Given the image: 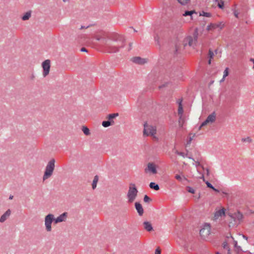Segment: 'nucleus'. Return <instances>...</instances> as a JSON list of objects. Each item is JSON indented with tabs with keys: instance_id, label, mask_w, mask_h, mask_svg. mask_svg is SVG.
Returning a JSON list of instances; mask_svg holds the SVG:
<instances>
[{
	"instance_id": "obj_16",
	"label": "nucleus",
	"mask_w": 254,
	"mask_h": 254,
	"mask_svg": "<svg viewBox=\"0 0 254 254\" xmlns=\"http://www.w3.org/2000/svg\"><path fill=\"white\" fill-rule=\"evenodd\" d=\"M232 218L234 219V221H240L243 218V215L240 212H237L234 213L232 215H230Z\"/></svg>"
},
{
	"instance_id": "obj_8",
	"label": "nucleus",
	"mask_w": 254,
	"mask_h": 254,
	"mask_svg": "<svg viewBox=\"0 0 254 254\" xmlns=\"http://www.w3.org/2000/svg\"><path fill=\"white\" fill-rule=\"evenodd\" d=\"M195 166L197 168V171L201 174V177L200 178H204V176L206 175H209V171L207 168H204V167L200 164V163L197 160L195 162Z\"/></svg>"
},
{
	"instance_id": "obj_34",
	"label": "nucleus",
	"mask_w": 254,
	"mask_h": 254,
	"mask_svg": "<svg viewBox=\"0 0 254 254\" xmlns=\"http://www.w3.org/2000/svg\"><path fill=\"white\" fill-rule=\"evenodd\" d=\"M190 0H178V2L182 5H185L189 2Z\"/></svg>"
},
{
	"instance_id": "obj_41",
	"label": "nucleus",
	"mask_w": 254,
	"mask_h": 254,
	"mask_svg": "<svg viewBox=\"0 0 254 254\" xmlns=\"http://www.w3.org/2000/svg\"><path fill=\"white\" fill-rule=\"evenodd\" d=\"M155 254H161V250L159 248H157L156 249Z\"/></svg>"
},
{
	"instance_id": "obj_12",
	"label": "nucleus",
	"mask_w": 254,
	"mask_h": 254,
	"mask_svg": "<svg viewBox=\"0 0 254 254\" xmlns=\"http://www.w3.org/2000/svg\"><path fill=\"white\" fill-rule=\"evenodd\" d=\"M145 172L150 173L152 174H156L157 173L156 170V165L153 163H149L147 164V168L145 169Z\"/></svg>"
},
{
	"instance_id": "obj_29",
	"label": "nucleus",
	"mask_w": 254,
	"mask_h": 254,
	"mask_svg": "<svg viewBox=\"0 0 254 254\" xmlns=\"http://www.w3.org/2000/svg\"><path fill=\"white\" fill-rule=\"evenodd\" d=\"M223 247L224 249L228 251V254H230V250L227 242H224L223 243Z\"/></svg>"
},
{
	"instance_id": "obj_17",
	"label": "nucleus",
	"mask_w": 254,
	"mask_h": 254,
	"mask_svg": "<svg viewBox=\"0 0 254 254\" xmlns=\"http://www.w3.org/2000/svg\"><path fill=\"white\" fill-rule=\"evenodd\" d=\"M11 211L8 209L0 218V222L1 223L4 222L10 216Z\"/></svg>"
},
{
	"instance_id": "obj_11",
	"label": "nucleus",
	"mask_w": 254,
	"mask_h": 254,
	"mask_svg": "<svg viewBox=\"0 0 254 254\" xmlns=\"http://www.w3.org/2000/svg\"><path fill=\"white\" fill-rule=\"evenodd\" d=\"M216 120V115L215 113H213L209 115L206 119L201 124L200 127H203L208 124H211L213 123Z\"/></svg>"
},
{
	"instance_id": "obj_19",
	"label": "nucleus",
	"mask_w": 254,
	"mask_h": 254,
	"mask_svg": "<svg viewBox=\"0 0 254 254\" xmlns=\"http://www.w3.org/2000/svg\"><path fill=\"white\" fill-rule=\"evenodd\" d=\"M135 207L139 215L142 216L143 214L144 211L141 204L138 202H135Z\"/></svg>"
},
{
	"instance_id": "obj_7",
	"label": "nucleus",
	"mask_w": 254,
	"mask_h": 254,
	"mask_svg": "<svg viewBox=\"0 0 254 254\" xmlns=\"http://www.w3.org/2000/svg\"><path fill=\"white\" fill-rule=\"evenodd\" d=\"M156 129L155 127L148 125L146 123L144 125V134L153 136L156 134Z\"/></svg>"
},
{
	"instance_id": "obj_9",
	"label": "nucleus",
	"mask_w": 254,
	"mask_h": 254,
	"mask_svg": "<svg viewBox=\"0 0 254 254\" xmlns=\"http://www.w3.org/2000/svg\"><path fill=\"white\" fill-rule=\"evenodd\" d=\"M43 69V76L46 77L49 73L50 68V61L49 60H45L42 64Z\"/></svg>"
},
{
	"instance_id": "obj_15",
	"label": "nucleus",
	"mask_w": 254,
	"mask_h": 254,
	"mask_svg": "<svg viewBox=\"0 0 254 254\" xmlns=\"http://www.w3.org/2000/svg\"><path fill=\"white\" fill-rule=\"evenodd\" d=\"M182 102H183L182 99H179L177 100V103L179 105L178 115L180 116V119L182 118V117L183 116V112H184L183 105H182Z\"/></svg>"
},
{
	"instance_id": "obj_23",
	"label": "nucleus",
	"mask_w": 254,
	"mask_h": 254,
	"mask_svg": "<svg viewBox=\"0 0 254 254\" xmlns=\"http://www.w3.org/2000/svg\"><path fill=\"white\" fill-rule=\"evenodd\" d=\"M193 13H196V12L194 10H191V11H186L185 13L183 14L184 16H190L191 19H192V15Z\"/></svg>"
},
{
	"instance_id": "obj_37",
	"label": "nucleus",
	"mask_w": 254,
	"mask_h": 254,
	"mask_svg": "<svg viewBox=\"0 0 254 254\" xmlns=\"http://www.w3.org/2000/svg\"><path fill=\"white\" fill-rule=\"evenodd\" d=\"M187 190L189 192H190V193H191L192 194L194 193V192H195V190L193 188H192L191 187H188L187 188Z\"/></svg>"
},
{
	"instance_id": "obj_4",
	"label": "nucleus",
	"mask_w": 254,
	"mask_h": 254,
	"mask_svg": "<svg viewBox=\"0 0 254 254\" xmlns=\"http://www.w3.org/2000/svg\"><path fill=\"white\" fill-rule=\"evenodd\" d=\"M197 36L196 34H194L193 36H188L186 37L183 41L184 47L189 45L190 47H193L197 41Z\"/></svg>"
},
{
	"instance_id": "obj_26",
	"label": "nucleus",
	"mask_w": 254,
	"mask_h": 254,
	"mask_svg": "<svg viewBox=\"0 0 254 254\" xmlns=\"http://www.w3.org/2000/svg\"><path fill=\"white\" fill-rule=\"evenodd\" d=\"M175 178L176 180H177L178 181H179L180 182H182L183 179H184L185 180H187L184 176H181V175H179L178 174L175 175Z\"/></svg>"
},
{
	"instance_id": "obj_32",
	"label": "nucleus",
	"mask_w": 254,
	"mask_h": 254,
	"mask_svg": "<svg viewBox=\"0 0 254 254\" xmlns=\"http://www.w3.org/2000/svg\"><path fill=\"white\" fill-rule=\"evenodd\" d=\"M206 184L207 185V187L208 188H209L210 189H212L213 190H214V191H216V192H219V190L217 189H216L215 188H214L213 186L210 183H209L208 182H206Z\"/></svg>"
},
{
	"instance_id": "obj_2",
	"label": "nucleus",
	"mask_w": 254,
	"mask_h": 254,
	"mask_svg": "<svg viewBox=\"0 0 254 254\" xmlns=\"http://www.w3.org/2000/svg\"><path fill=\"white\" fill-rule=\"evenodd\" d=\"M55 162L56 161L54 158L51 159L48 162L43 176V181L47 180L52 176L55 168Z\"/></svg>"
},
{
	"instance_id": "obj_21",
	"label": "nucleus",
	"mask_w": 254,
	"mask_h": 254,
	"mask_svg": "<svg viewBox=\"0 0 254 254\" xmlns=\"http://www.w3.org/2000/svg\"><path fill=\"white\" fill-rule=\"evenodd\" d=\"M190 243L191 242L189 243L186 240H185L183 242L181 243V244L188 250H189V249H190V250H193V248H192V247L190 246Z\"/></svg>"
},
{
	"instance_id": "obj_33",
	"label": "nucleus",
	"mask_w": 254,
	"mask_h": 254,
	"mask_svg": "<svg viewBox=\"0 0 254 254\" xmlns=\"http://www.w3.org/2000/svg\"><path fill=\"white\" fill-rule=\"evenodd\" d=\"M118 116V113L111 114L109 115L108 119L109 120H111L113 119L114 118H115V117H117Z\"/></svg>"
},
{
	"instance_id": "obj_22",
	"label": "nucleus",
	"mask_w": 254,
	"mask_h": 254,
	"mask_svg": "<svg viewBox=\"0 0 254 254\" xmlns=\"http://www.w3.org/2000/svg\"><path fill=\"white\" fill-rule=\"evenodd\" d=\"M149 187L151 189H153L155 190H159V186L153 182H151L150 183Z\"/></svg>"
},
{
	"instance_id": "obj_38",
	"label": "nucleus",
	"mask_w": 254,
	"mask_h": 254,
	"mask_svg": "<svg viewBox=\"0 0 254 254\" xmlns=\"http://www.w3.org/2000/svg\"><path fill=\"white\" fill-rule=\"evenodd\" d=\"M143 200L145 202H148L150 200V198L147 195H145L144 197Z\"/></svg>"
},
{
	"instance_id": "obj_18",
	"label": "nucleus",
	"mask_w": 254,
	"mask_h": 254,
	"mask_svg": "<svg viewBox=\"0 0 254 254\" xmlns=\"http://www.w3.org/2000/svg\"><path fill=\"white\" fill-rule=\"evenodd\" d=\"M132 61L134 63L140 64H143L146 63V61L145 59H142V58H141L140 57H134V58H132Z\"/></svg>"
},
{
	"instance_id": "obj_30",
	"label": "nucleus",
	"mask_w": 254,
	"mask_h": 254,
	"mask_svg": "<svg viewBox=\"0 0 254 254\" xmlns=\"http://www.w3.org/2000/svg\"><path fill=\"white\" fill-rule=\"evenodd\" d=\"M112 125V123H111V122L109 121H103L102 122V126L105 127H109L110 126H111Z\"/></svg>"
},
{
	"instance_id": "obj_13",
	"label": "nucleus",
	"mask_w": 254,
	"mask_h": 254,
	"mask_svg": "<svg viewBox=\"0 0 254 254\" xmlns=\"http://www.w3.org/2000/svg\"><path fill=\"white\" fill-rule=\"evenodd\" d=\"M67 216V213L64 212L61 214L60 216L57 217L56 218H54V222L55 224H57L60 222H64L66 220Z\"/></svg>"
},
{
	"instance_id": "obj_28",
	"label": "nucleus",
	"mask_w": 254,
	"mask_h": 254,
	"mask_svg": "<svg viewBox=\"0 0 254 254\" xmlns=\"http://www.w3.org/2000/svg\"><path fill=\"white\" fill-rule=\"evenodd\" d=\"M82 130L85 135H88L90 134L89 129L87 127H83Z\"/></svg>"
},
{
	"instance_id": "obj_10",
	"label": "nucleus",
	"mask_w": 254,
	"mask_h": 254,
	"mask_svg": "<svg viewBox=\"0 0 254 254\" xmlns=\"http://www.w3.org/2000/svg\"><path fill=\"white\" fill-rule=\"evenodd\" d=\"M224 27V24L221 22L216 23H210L207 26V30L208 31H213L217 28L222 29Z\"/></svg>"
},
{
	"instance_id": "obj_1",
	"label": "nucleus",
	"mask_w": 254,
	"mask_h": 254,
	"mask_svg": "<svg viewBox=\"0 0 254 254\" xmlns=\"http://www.w3.org/2000/svg\"><path fill=\"white\" fill-rule=\"evenodd\" d=\"M105 33H102L96 35L95 38L100 41L101 47L107 52H117L119 48L124 46L125 39L123 36L114 33L110 36L109 39H107Z\"/></svg>"
},
{
	"instance_id": "obj_27",
	"label": "nucleus",
	"mask_w": 254,
	"mask_h": 254,
	"mask_svg": "<svg viewBox=\"0 0 254 254\" xmlns=\"http://www.w3.org/2000/svg\"><path fill=\"white\" fill-rule=\"evenodd\" d=\"M214 57V53L213 52L211 51L210 50H209V53H208V57L209 58V60L208 61V64H211V60L212 59H213Z\"/></svg>"
},
{
	"instance_id": "obj_24",
	"label": "nucleus",
	"mask_w": 254,
	"mask_h": 254,
	"mask_svg": "<svg viewBox=\"0 0 254 254\" xmlns=\"http://www.w3.org/2000/svg\"><path fill=\"white\" fill-rule=\"evenodd\" d=\"M98 181V177L97 176H95L94 178V179H93V181L92 182V188L93 190L96 188Z\"/></svg>"
},
{
	"instance_id": "obj_39",
	"label": "nucleus",
	"mask_w": 254,
	"mask_h": 254,
	"mask_svg": "<svg viewBox=\"0 0 254 254\" xmlns=\"http://www.w3.org/2000/svg\"><path fill=\"white\" fill-rule=\"evenodd\" d=\"M228 75V68H226L224 71L223 78Z\"/></svg>"
},
{
	"instance_id": "obj_14",
	"label": "nucleus",
	"mask_w": 254,
	"mask_h": 254,
	"mask_svg": "<svg viewBox=\"0 0 254 254\" xmlns=\"http://www.w3.org/2000/svg\"><path fill=\"white\" fill-rule=\"evenodd\" d=\"M225 215V209L223 208L215 212L214 215V219L217 220Z\"/></svg>"
},
{
	"instance_id": "obj_45",
	"label": "nucleus",
	"mask_w": 254,
	"mask_h": 254,
	"mask_svg": "<svg viewBox=\"0 0 254 254\" xmlns=\"http://www.w3.org/2000/svg\"><path fill=\"white\" fill-rule=\"evenodd\" d=\"M13 196L12 195H10V196H9V198L10 199H12L13 198Z\"/></svg>"
},
{
	"instance_id": "obj_36",
	"label": "nucleus",
	"mask_w": 254,
	"mask_h": 254,
	"mask_svg": "<svg viewBox=\"0 0 254 254\" xmlns=\"http://www.w3.org/2000/svg\"><path fill=\"white\" fill-rule=\"evenodd\" d=\"M242 140L243 142H251L252 141V139L250 137H247L246 138H242Z\"/></svg>"
},
{
	"instance_id": "obj_5",
	"label": "nucleus",
	"mask_w": 254,
	"mask_h": 254,
	"mask_svg": "<svg viewBox=\"0 0 254 254\" xmlns=\"http://www.w3.org/2000/svg\"><path fill=\"white\" fill-rule=\"evenodd\" d=\"M211 226L209 224L205 223L200 230V235L203 239H205L210 234Z\"/></svg>"
},
{
	"instance_id": "obj_3",
	"label": "nucleus",
	"mask_w": 254,
	"mask_h": 254,
	"mask_svg": "<svg viewBox=\"0 0 254 254\" xmlns=\"http://www.w3.org/2000/svg\"><path fill=\"white\" fill-rule=\"evenodd\" d=\"M137 193L138 190L135 184L132 183L130 184L127 193V198L128 203H132L134 201L137 196Z\"/></svg>"
},
{
	"instance_id": "obj_6",
	"label": "nucleus",
	"mask_w": 254,
	"mask_h": 254,
	"mask_svg": "<svg viewBox=\"0 0 254 254\" xmlns=\"http://www.w3.org/2000/svg\"><path fill=\"white\" fill-rule=\"evenodd\" d=\"M54 221V215L52 214H49L45 218V225L47 232L52 231V223Z\"/></svg>"
},
{
	"instance_id": "obj_35",
	"label": "nucleus",
	"mask_w": 254,
	"mask_h": 254,
	"mask_svg": "<svg viewBox=\"0 0 254 254\" xmlns=\"http://www.w3.org/2000/svg\"><path fill=\"white\" fill-rule=\"evenodd\" d=\"M200 15H202L207 17H209L211 16V14L210 13L202 11V13L200 14Z\"/></svg>"
},
{
	"instance_id": "obj_44",
	"label": "nucleus",
	"mask_w": 254,
	"mask_h": 254,
	"mask_svg": "<svg viewBox=\"0 0 254 254\" xmlns=\"http://www.w3.org/2000/svg\"><path fill=\"white\" fill-rule=\"evenodd\" d=\"M243 238H244L245 239H246V240H248V237H247V236H245V235H243Z\"/></svg>"
},
{
	"instance_id": "obj_43",
	"label": "nucleus",
	"mask_w": 254,
	"mask_h": 254,
	"mask_svg": "<svg viewBox=\"0 0 254 254\" xmlns=\"http://www.w3.org/2000/svg\"><path fill=\"white\" fill-rule=\"evenodd\" d=\"M81 52H87V50H86V48H82L81 49Z\"/></svg>"
},
{
	"instance_id": "obj_42",
	"label": "nucleus",
	"mask_w": 254,
	"mask_h": 254,
	"mask_svg": "<svg viewBox=\"0 0 254 254\" xmlns=\"http://www.w3.org/2000/svg\"><path fill=\"white\" fill-rule=\"evenodd\" d=\"M176 153L179 155L184 156V153H183V152H179L178 151H176Z\"/></svg>"
},
{
	"instance_id": "obj_46",
	"label": "nucleus",
	"mask_w": 254,
	"mask_h": 254,
	"mask_svg": "<svg viewBox=\"0 0 254 254\" xmlns=\"http://www.w3.org/2000/svg\"><path fill=\"white\" fill-rule=\"evenodd\" d=\"M215 254H220V253H219L218 252H216L215 253Z\"/></svg>"
},
{
	"instance_id": "obj_31",
	"label": "nucleus",
	"mask_w": 254,
	"mask_h": 254,
	"mask_svg": "<svg viewBox=\"0 0 254 254\" xmlns=\"http://www.w3.org/2000/svg\"><path fill=\"white\" fill-rule=\"evenodd\" d=\"M234 245L235 247V251L237 252H239L240 251H241L242 250L241 249V247L237 246V242L236 241H234Z\"/></svg>"
},
{
	"instance_id": "obj_20",
	"label": "nucleus",
	"mask_w": 254,
	"mask_h": 254,
	"mask_svg": "<svg viewBox=\"0 0 254 254\" xmlns=\"http://www.w3.org/2000/svg\"><path fill=\"white\" fill-rule=\"evenodd\" d=\"M144 228L147 231L150 232L153 230V227L150 222L148 221L144 222L143 223Z\"/></svg>"
},
{
	"instance_id": "obj_25",
	"label": "nucleus",
	"mask_w": 254,
	"mask_h": 254,
	"mask_svg": "<svg viewBox=\"0 0 254 254\" xmlns=\"http://www.w3.org/2000/svg\"><path fill=\"white\" fill-rule=\"evenodd\" d=\"M31 16V12H27L24 14V15L22 17V19L23 20H27L29 19Z\"/></svg>"
},
{
	"instance_id": "obj_47",
	"label": "nucleus",
	"mask_w": 254,
	"mask_h": 254,
	"mask_svg": "<svg viewBox=\"0 0 254 254\" xmlns=\"http://www.w3.org/2000/svg\"><path fill=\"white\" fill-rule=\"evenodd\" d=\"M64 1H65L66 0H63Z\"/></svg>"
},
{
	"instance_id": "obj_40",
	"label": "nucleus",
	"mask_w": 254,
	"mask_h": 254,
	"mask_svg": "<svg viewBox=\"0 0 254 254\" xmlns=\"http://www.w3.org/2000/svg\"><path fill=\"white\" fill-rule=\"evenodd\" d=\"M233 13L236 18L239 17V12L236 9L233 10Z\"/></svg>"
}]
</instances>
